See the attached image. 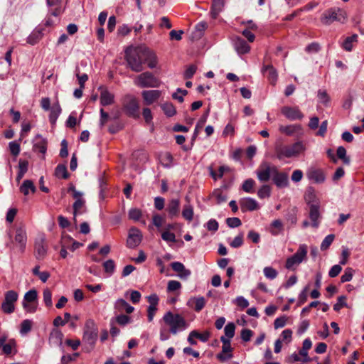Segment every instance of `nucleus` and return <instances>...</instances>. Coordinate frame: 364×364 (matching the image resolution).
<instances>
[{"mask_svg": "<svg viewBox=\"0 0 364 364\" xmlns=\"http://www.w3.org/2000/svg\"><path fill=\"white\" fill-rule=\"evenodd\" d=\"M125 60L132 71H142L144 64V47L127 48L125 50Z\"/></svg>", "mask_w": 364, "mask_h": 364, "instance_id": "nucleus-1", "label": "nucleus"}, {"mask_svg": "<svg viewBox=\"0 0 364 364\" xmlns=\"http://www.w3.org/2000/svg\"><path fill=\"white\" fill-rule=\"evenodd\" d=\"M163 320L169 326L170 333L173 335L188 327V323L181 315L173 314L171 311L166 312L163 316Z\"/></svg>", "mask_w": 364, "mask_h": 364, "instance_id": "nucleus-2", "label": "nucleus"}, {"mask_svg": "<svg viewBox=\"0 0 364 364\" xmlns=\"http://www.w3.org/2000/svg\"><path fill=\"white\" fill-rule=\"evenodd\" d=\"M305 146L301 141H297L291 145H280L275 148L276 156L278 159L295 157L304 151Z\"/></svg>", "mask_w": 364, "mask_h": 364, "instance_id": "nucleus-3", "label": "nucleus"}, {"mask_svg": "<svg viewBox=\"0 0 364 364\" xmlns=\"http://www.w3.org/2000/svg\"><path fill=\"white\" fill-rule=\"evenodd\" d=\"M347 18L346 12L341 8H330L323 12L321 22L325 26H329L335 21L344 23Z\"/></svg>", "mask_w": 364, "mask_h": 364, "instance_id": "nucleus-4", "label": "nucleus"}, {"mask_svg": "<svg viewBox=\"0 0 364 364\" xmlns=\"http://www.w3.org/2000/svg\"><path fill=\"white\" fill-rule=\"evenodd\" d=\"M307 252V245L305 244L300 245L296 253L287 259L285 267L287 269H296V267L306 259Z\"/></svg>", "mask_w": 364, "mask_h": 364, "instance_id": "nucleus-5", "label": "nucleus"}, {"mask_svg": "<svg viewBox=\"0 0 364 364\" xmlns=\"http://www.w3.org/2000/svg\"><path fill=\"white\" fill-rule=\"evenodd\" d=\"M98 338V328L92 320H88L85 323L82 342L93 348Z\"/></svg>", "mask_w": 364, "mask_h": 364, "instance_id": "nucleus-6", "label": "nucleus"}, {"mask_svg": "<svg viewBox=\"0 0 364 364\" xmlns=\"http://www.w3.org/2000/svg\"><path fill=\"white\" fill-rule=\"evenodd\" d=\"M122 107L128 116L134 118H138L139 117V102L134 96L131 95H125L122 99Z\"/></svg>", "mask_w": 364, "mask_h": 364, "instance_id": "nucleus-7", "label": "nucleus"}, {"mask_svg": "<svg viewBox=\"0 0 364 364\" xmlns=\"http://www.w3.org/2000/svg\"><path fill=\"white\" fill-rule=\"evenodd\" d=\"M134 84L140 87H159L161 82L151 73L144 72L136 77Z\"/></svg>", "mask_w": 364, "mask_h": 364, "instance_id": "nucleus-8", "label": "nucleus"}, {"mask_svg": "<svg viewBox=\"0 0 364 364\" xmlns=\"http://www.w3.org/2000/svg\"><path fill=\"white\" fill-rule=\"evenodd\" d=\"M0 350L6 356L16 355L18 352L17 343L14 338H9L7 334L0 336Z\"/></svg>", "mask_w": 364, "mask_h": 364, "instance_id": "nucleus-9", "label": "nucleus"}, {"mask_svg": "<svg viewBox=\"0 0 364 364\" xmlns=\"http://www.w3.org/2000/svg\"><path fill=\"white\" fill-rule=\"evenodd\" d=\"M18 294L14 290H9L5 293L4 299L1 304V309L4 313L10 314L15 311V303L17 301Z\"/></svg>", "mask_w": 364, "mask_h": 364, "instance_id": "nucleus-10", "label": "nucleus"}, {"mask_svg": "<svg viewBox=\"0 0 364 364\" xmlns=\"http://www.w3.org/2000/svg\"><path fill=\"white\" fill-rule=\"evenodd\" d=\"M37 297L38 294L34 289L29 290L25 294L22 306L27 312L33 313L36 311Z\"/></svg>", "mask_w": 364, "mask_h": 364, "instance_id": "nucleus-11", "label": "nucleus"}, {"mask_svg": "<svg viewBox=\"0 0 364 364\" xmlns=\"http://www.w3.org/2000/svg\"><path fill=\"white\" fill-rule=\"evenodd\" d=\"M277 166H271L267 162L262 163L256 171V174L258 180L260 182H267L270 178H272L274 174V169L276 168Z\"/></svg>", "mask_w": 364, "mask_h": 364, "instance_id": "nucleus-12", "label": "nucleus"}, {"mask_svg": "<svg viewBox=\"0 0 364 364\" xmlns=\"http://www.w3.org/2000/svg\"><path fill=\"white\" fill-rule=\"evenodd\" d=\"M282 114L288 119L301 120L304 118V114L298 107L284 106L281 109Z\"/></svg>", "mask_w": 364, "mask_h": 364, "instance_id": "nucleus-13", "label": "nucleus"}, {"mask_svg": "<svg viewBox=\"0 0 364 364\" xmlns=\"http://www.w3.org/2000/svg\"><path fill=\"white\" fill-rule=\"evenodd\" d=\"M142 234L141 231L136 228H131L127 240V246L129 248H135L140 244Z\"/></svg>", "mask_w": 364, "mask_h": 364, "instance_id": "nucleus-14", "label": "nucleus"}, {"mask_svg": "<svg viewBox=\"0 0 364 364\" xmlns=\"http://www.w3.org/2000/svg\"><path fill=\"white\" fill-rule=\"evenodd\" d=\"M272 179L276 186L279 188H285L289 186L288 173L279 171L277 167L274 169V174Z\"/></svg>", "mask_w": 364, "mask_h": 364, "instance_id": "nucleus-15", "label": "nucleus"}, {"mask_svg": "<svg viewBox=\"0 0 364 364\" xmlns=\"http://www.w3.org/2000/svg\"><path fill=\"white\" fill-rule=\"evenodd\" d=\"M46 236L40 233L35 241V255L38 259H43L46 257Z\"/></svg>", "mask_w": 364, "mask_h": 364, "instance_id": "nucleus-16", "label": "nucleus"}, {"mask_svg": "<svg viewBox=\"0 0 364 364\" xmlns=\"http://www.w3.org/2000/svg\"><path fill=\"white\" fill-rule=\"evenodd\" d=\"M14 239L16 246L23 252L27 243V234L24 227H19L16 230Z\"/></svg>", "mask_w": 364, "mask_h": 364, "instance_id": "nucleus-17", "label": "nucleus"}, {"mask_svg": "<svg viewBox=\"0 0 364 364\" xmlns=\"http://www.w3.org/2000/svg\"><path fill=\"white\" fill-rule=\"evenodd\" d=\"M306 176L309 180L316 183H322L326 180V176L323 171L321 168L311 167L306 172Z\"/></svg>", "mask_w": 364, "mask_h": 364, "instance_id": "nucleus-18", "label": "nucleus"}, {"mask_svg": "<svg viewBox=\"0 0 364 364\" xmlns=\"http://www.w3.org/2000/svg\"><path fill=\"white\" fill-rule=\"evenodd\" d=\"M239 203L242 212L254 211L259 208L257 200L252 198H242Z\"/></svg>", "mask_w": 364, "mask_h": 364, "instance_id": "nucleus-19", "label": "nucleus"}, {"mask_svg": "<svg viewBox=\"0 0 364 364\" xmlns=\"http://www.w3.org/2000/svg\"><path fill=\"white\" fill-rule=\"evenodd\" d=\"M100 104L102 106L112 105L114 102V95L109 92L107 87H100Z\"/></svg>", "mask_w": 364, "mask_h": 364, "instance_id": "nucleus-20", "label": "nucleus"}, {"mask_svg": "<svg viewBox=\"0 0 364 364\" xmlns=\"http://www.w3.org/2000/svg\"><path fill=\"white\" fill-rule=\"evenodd\" d=\"M141 95L145 104L150 105L159 98L161 91L157 90H144Z\"/></svg>", "mask_w": 364, "mask_h": 364, "instance_id": "nucleus-21", "label": "nucleus"}, {"mask_svg": "<svg viewBox=\"0 0 364 364\" xmlns=\"http://www.w3.org/2000/svg\"><path fill=\"white\" fill-rule=\"evenodd\" d=\"M309 218L312 222V226L317 228L319 225V204L318 203H313L310 205Z\"/></svg>", "mask_w": 364, "mask_h": 364, "instance_id": "nucleus-22", "label": "nucleus"}, {"mask_svg": "<svg viewBox=\"0 0 364 364\" xmlns=\"http://www.w3.org/2000/svg\"><path fill=\"white\" fill-rule=\"evenodd\" d=\"M144 63H147L148 67L151 69L156 68L158 63L155 53L146 47H144Z\"/></svg>", "mask_w": 364, "mask_h": 364, "instance_id": "nucleus-23", "label": "nucleus"}, {"mask_svg": "<svg viewBox=\"0 0 364 364\" xmlns=\"http://www.w3.org/2000/svg\"><path fill=\"white\" fill-rule=\"evenodd\" d=\"M75 201L73 205L74 220L76 221L75 217L77 214H82L86 212L85 208V200L82 198V196L74 198Z\"/></svg>", "mask_w": 364, "mask_h": 364, "instance_id": "nucleus-24", "label": "nucleus"}, {"mask_svg": "<svg viewBox=\"0 0 364 364\" xmlns=\"http://www.w3.org/2000/svg\"><path fill=\"white\" fill-rule=\"evenodd\" d=\"M262 71L267 76L269 82L275 85L278 77L276 69L272 65H268L263 66Z\"/></svg>", "mask_w": 364, "mask_h": 364, "instance_id": "nucleus-25", "label": "nucleus"}, {"mask_svg": "<svg viewBox=\"0 0 364 364\" xmlns=\"http://www.w3.org/2000/svg\"><path fill=\"white\" fill-rule=\"evenodd\" d=\"M43 26L36 27L28 37L27 42L31 45L38 43L43 36Z\"/></svg>", "mask_w": 364, "mask_h": 364, "instance_id": "nucleus-26", "label": "nucleus"}, {"mask_svg": "<svg viewBox=\"0 0 364 364\" xmlns=\"http://www.w3.org/2000/svg\"><path fill=\"white\" fill-rule=\"evenodd\" d=\"M170 218H174L178 215L180 210V200L179 199H171L166 208Z\"/></svg>", "mask_w": 364, "mask_h": 364, "instance_id": "nucleus-27", "label": "nucleus"}, {"mask_svg": "<svg viewBox=\"0 0 364 364\" xmlns=\"http://www.w3.org/2000/svg\"><path fill=\"white\" fill-rule=\"evenodd\" d=\"M234 47L239 54L247 53L250 50V46L242 38H237L234 42Z\"/></svg>", "mask_w": 364, "mask_h": 364, "instance_id": "nucleus-28", "label": "nucleus"}, {"mask_svg": "<svg viewBox=\"0 0 364 364\" xmlns=\"http://www.w3.org/2000/svg\"><path fill=\"white\" fill-rule=\"evenodd\" d=\"M114 309L119 312L125 311L127 314H131L134 311V308L130 306L124 299H119L114 303Z\"/></svg>", "mask_w": 364, "mask_h": 364, "instance_id": "nucleus-29", "label": "nucleus"}, {"mask_svg": "<svg viewBox=\"0 0 364 364\" xmlns=\"http://www.w3.org/2000/svg\"><path fill=\"white\" fill-rule=\"evenodd\" d=\"M279 130L288 136H291L295 133H298L302 131V127L300 124H291L287 126L281 125Z\"/></svg>", "mask_w": 364, "mask_h": 364, "instance_id": "nucleus-30", "label": "nucleus"}, {"mask_svg": "<svg viewBox=\"0 0 364 364\" xmlns=\"http://www.w3.org/2000/svg\"><path fill=\"white\" fill-rule=\"evenodd\" d=\"M47 5L51 9L50 14L54 16H58L63 12L61 0H47Z\"/></svg>", "mask_w": 364, "mask_h": 364, "instance_id": "nucleus-31", "label": "nucleus"}, {"mask_svg": "<svg viewBox=\"0 0 364 364\" xmlns=\"http://www.w3.org/2000/svg\"><path fill=\"white\" fill-rule=\"evenodd\" d=\"M225 5V0H213L211 6V16L215 19L219 14L223 11Z\"/></svg>", "mask_w": 364, "mask_h": 364, "instance_id": "nucleus-32", "label": "nucleus"}, {"mask_svg": "<svg viewBox=\"0 0 364 364\" xmlns=\"http://www.w3.org/2000/svg\"><path fill=\"white\" fill-rule=\"evenodd\" d=\"M358 36L357 34H353L350 36L346 37L341 44V47L346 51L350 52L353 50V43H357Z\"/></svg>", "mask_w": 364, "mask_h": 364, "instance_id": "nucleus-33", "label": "nucleus"}, {"mask_svg": "<svg viewBox=\"0 0 364 364\" xmlns=\"http://www.w3.org/2000/svg\"><path fill=\"white\" fill-rule=\"evenodd\" d=\"M18 173L16 176V181L18 183L24 176L28 169V162L26 160L20 159L18 165Z\"/></svg>", "mask_w": 364, "mask_h": 364, "instance_id": "nucleus-34", "label": "nucleus"}, {"mask_svg": "<svg viewBox=\"0 0 364 364\" xmlns=\"http://www.w3.org/2000/svg\"><path fill=\"white\" fill-rule=\"evenodd\" d=\"M206 304L205 299L203 296L194 297L188 301V305L192 306L194 304L193 309L196 311H201Z\"/></svg>", "mask_w": 364, "mask_h": 364, "instance_id": "nucleus-35", "label": "nucleus"}, {"mask_svg": "<svg viewBox=\"0 0 364 364\" xmlns=\"http://www.w3.org/2000/svg\"><path fill=\"white\" fill-rule=\"evenodd\" d=\"M19 189L22 193H23L25 196H27L30 192L34 193L36 190V188L32 181L27 179L23 182Z\"/></svg>", "mask_w": 364, "mask_h": 364, "instance_id": "nucleus-36", "label": "nucleus"}, {"mask_svg": "<svg viewBox=\"0 0 364 364\" xmlns=\"http://www.w3.org/2000/svg\"><path fill=\"white\" fill-rule=\"evenodd\" d=\"M193 207L188 202L187 204H185L183 205V208L182 210V216L184 218V219H186L188 222H191L193 218Z\"/></svg>", "mask_w": 364, "mask_h": 364, "instance_id": "nucleus-37", "label": "nucleus"}, {"mask_svg": "<svg viewBox=\"0 0 364 364\" xmlns=\"http://www.w3.org/2000/svg\"><path fill=\"white\" fill-rule=\"evenodd\" d=\"M283 230V223L281 220L277 219L272 222L269 232L272 235H277Z\"/></svg>", "mask_w": 364, "mask_h": 364, "instance_id": "nucleus-38", "label": "nucleus"}, {"mask_svg": "<svg viewBox=\"0 0 364 364\" xmlns=\"http://www.w3.org/2000/svg\"><path fill=\"white\" fill-rule=\"evenodd\" d=\"M55 176L58 178L67 179L69 177V173L66 166L58 164L55 170Z\"/></svg>", "mask_w": 364, "mask_h": 364, "instance_id": "nucleus-39", "label": "nucleus"}, {"mask_svg": "<svg viewBox=\"0 0 364 364\" xmlns=\"http://www.w3.org/2000/svg\"><path fill=\"white\" fill-rule=\"evenodd\" d=\"M161 108L165 114L168 117H173L176 113V109L172 103L166 102L161 105Z\"/></svg>", "mask_w": 364, "mask_h": 364, "instance_id": "nucleus-40", "label": "nucleus"}, {"mask_svg": "<svg viewBox=\"0 0 364 364\" xmlns=\"http://www.w3.org/2000/svg\"><path fill=\"white\" fill-rule=\"evenodd\" d=\"M270 195L271 188L269 185H262L257 191V196L261 199L269 198Z\"/></svg>", "mask_w": 364, "mask_h": 364, "instance_id": "nucleus-41", "label": "nucleus"}, {"mask_svg": "<svg viewBox=\"0 0 364 364\" xmlns=\"http://www.w3.org/2000/svg\"><path fill=\"white\" fill-rule=\"evenodd\" d=\"M32 327V321L29 319L23 320L21 323L20 334L21 336L26 335Z\"/></svg>", "mask_w": 364, "mask_h": 364, "instance_id": "nucleus-42", "label": "nucleus"}, {"mask_svg": "<svg viewBox=\"0 0 364 364\" xmlns=\"http://www.w3.org/2000/svg\"><path fill=\"white\" fill-rule=\"evenodd\" d=\"M255 181L252 178L245 180L242 185V189L246 193H253Z\"/></svg>", "mask_w": 364, "mask_h": 364, "instance_id": "nucleus-43", "label": "nucleus"}, {"mask_svg": "<svg viewBox=\"0 0 364 364\" xmlns=\"http://www.w3.org/2000/svg\"><path fill=\"white\" fill-rule=\"evenodd\" d=\"M103 268L106 273L112 275L115 271V263L113 259H108L103 263Z\"/></svg>", "mask_w": 364, "mask_h": 364, "instance_id": "nucleus-44", "label": "nucleus"}, {"mask_svg": "<svg viewBox=\"0 0 364 364\" xmlns=\"http://www.w3.org/2000/svg\"><path fill=\"white\" fill-rule=\"evenodd\" d=\"M318 98L320 103L328 106L330 102V97L326 90H319L318 91Z\"/></svg>", "mask_w": 364, "mask_h": 364, "instance_id": "nucleus-45", "label": "nucleus"}, {"mask_svg": "<svg viewBox=\"0 0 364 364\" xmlns=\"http://www.w3.org/2000/svg\"><path fill=\"white\" fill-rule=\"evenodd\" d=\"M336 154H337V156L340 159H341L345 164H350V159H349V157L346 156V150L343 146H338L337 149Z\"/></svg>", "mask_w": 364, "mask_h": 364, "instance_id": "nucleus-46", "label": "nucleus"}, {"mask_svg": "<svg viewBox=\"0 0 364 364\" xmlns=\"http://www.w3.org/2000/svg\"><path fill=\"white\" fill-rule=\"evenodd\" d=\"M212 197L216 200L218 204H220L227 200V196L220 189H216L213 192Z\"/></svg>", "mask_w": 364, "mask_h": 364, "instance_id": "nucleus-47", "label": "nucleus"}, {"mask_svg": "<svg viewBox=\"0 0 364 364\" xmlns=\"http://www.w3.org/2000/svg\"><path fill=\"white\" fill-rule=\"evenodd\" d=\"M9 148L11 154L14 156H17L21 151L20 144L16 141H10Z\"/></svg>", "mask_w": 364, "mask_h": 364, "instance_id": "nucleus-48", "label": "nucleus"}, {"mask_svg": "<svg viewBox=\"0 0 364 364\" xmlns=\"http://www.w3.org/2000/svg\"><path fill=\"white\" fill-rule=\"evenodd\" d=\"M335 238V235L333 234H330L327 235L321 242V250L322 251L326 250L331 246L332 242H333Z\"/></svg>", "mask_w": 364, "mask_h": 364, "instance_id": "nucleus-49", "label": "nucleus"}, {"mask_svg": "<svg viewBox=\"0 0 364 364\" xmlns=\"http://www.w3.org/2000/svg\"><path fill=\"white\" fill-rule=\"evenodd\" d=\"M235 325L230 322L228 323L224 328L225 335L227 337L226 338H228L230 340L234 336H235Z\"/></svg>", "mask_w": 364, "mask_h": 364, "instance_id": "nucleus-50", "label": "nucleus"}, {"mask_svg": "<svg viewBox=\"0 0 364 364\" xmlns=\"http://www.w3.org/2000/svg\"><path fill=\"white\" fill-rule=\"evenodd\" d=\"M66 240L72 241L73 238L68 235H63L62 240H61V244H62V248L60 251V255L63 258H65L68 255V252L66 251Z\"/></svg>", "mask_w": 364, "mask_h": 364, "instance_id": "nucleus-51", "label": "nucleus"}, {"mask_svg": "<svg viewBox=\"0 0 364 364\" xmlns=\"http://www.w3.org/2000/svg\"><path fill=\"white\" fill-rule=\"evenodd\" d=\"M263 272L264 276L269 279H274L278 275L277 271L272 267H264L263 269Z\"/></svg>", "mask_w": 364, "mask_h": 364, "instance_id": "nucleus-52", "label": "nucleus"}, {"mask_svg": "<svg viewBox=\"0 0 364 364\" xmlns=\"http://www.w3.org/2000/svg\"><path fill=\"white\" fill-rule=\"evenodd\" d=\"M128 215L129 219L133 220L134 221H138L141 217L142 213L140 209L132 208L129 210Z\"/></svg>", "mask_w": 364, "mask_h": 364, "instance_id": "nucleus-53", "label": "nucleus"}, {"mask_svg": "<svg viewBox=\"0 0 364 364\" xmlns=\"http://www.w3.org/2000/svg\"><path fill=\"white\" fill-rule=\"evenodd\" d=\"M353 273L354 270L351 267H347L341 277V282L342 283L350 282L353 278Z\"/></svg>", "mask_w": 364, "mask_h": 364, "instance_id": "nucleus-54", "label": "nucleus"}, {"mask_svg": "<svg viewBox=\"0 0 364 364\" xmlns=\"http://www.w3.org/2000/svg\"><path fill=\"white\" fill-rule=\"evenodd\" d=\"M60 112H61V109L59 105H57L56 107H53L52 108L51 112L49 115V119H50V123L54 124Z\"/></svg>", "mask_w": 364, "mask_h": 364, "instance_id": "nucleus-55", "label": "nucleus"}, {"mask_svg": "<svg viewBox=\"0 0 364 364\" xmlns=\"http://www.w3.org/2000/svg\"><path fill=\"white\" fill-rule=\"evenodd\" d=\"M188 94V91L186 90H182L181 88H178L176 92L172 95V97L174 100H177L179 102H183V96H186Z\"/></svg>", "mask_w": 364, "mask_h": 364, "instance_id": "nucleus-56", "label": "nucleus"}, {"mask_svg": "<svg viewBox=\"0 0 364 364\" xmlns=\"http://www.w3.org/2000/svg\"><path fill=\"white\" fill-rule=\"evenodd\" d=\"M321 50V46L318 43L313 42L309 44L306 48L305 51L308 53H316Z\"/></svg>", "mask_w": 364, "mask_h": 364, "instance_id": "nucleus-57", "label": "nucleus"}, {"mask_svg": "<svg viewBox=\"0 0 364 364\" xmlns=\"http://www.w3.org/2000/svg\"><path fill=\"white\" fill-rule=\"evenodd\" d=\"M181 288V284L176 280H171L168 282L167 291L172 292Z\"/></svg>", "mask_w": 364, "mask_h": 364, "instance_id": "nucleus-58", "label": "nucleus"}, {"mask_svg": "<svg viewBox=\"0 0 364 364\" xmlns=\"http://www.w3.org/2000/svg\"><path fill=\"white\" fill-rule=\"evenodd\" d=\"M309 288V286L305 287L304 288V289L299 294V297H298V305H302L306 301L307 297H308L307 294H308Z\"/></svg>", "mask_w": 364, "mask_h": 364, "instance_id": "nucleus-59", "label": "nucleus"}, {"mask_svg": "<svg viewBox=\"0 0 364 364\" xmlns=\"http://www.w3.org/2000/svg\"><path fill=\"white\" fill-rule=\"evenodd\" d=\"M220 341L223 343L222 353H228L232 351V347L230 345V340L226 338L225 336H221Z\"/></svg>", "mask_w": 364, "mask_h": 364, "instance_id": "nucleus-60", "label": "nucleus"}, {"mask_svg": "<svg viewBox=\"0 0 364 364\" xmlns=\"http://www.w3.org/2000/svg\"><path fill=\"white\" fill-rule=\"evenodd\" d=\"M197 70V67L195 65H189L183 73V77L185 79H190L193 77Z\"/></svg>", "mask_w": 364, "mask_h": 364, "instance_id": "nucleus-61", "label": "nucleus"}, {"mask_svg": "<svg viewBox=\"0 0 364 364\" xmlns=\"http://www.w3.org/2000/svg\"><path fill=\"white\" fill-rule=\"evenodd\" d=\"M161 238L166 242H175L176 241L175 234L168 230H165L161 233Z\"/></svg>", "mask_w": 364, "mask_h": 364, "instance_id": "nucleus-62", "label": "nucleus"}, {"mask_svg": "<svg viewBox=\"0 0 364 364\" xmlns=\"http://www.w3.org/2000/svg\"><path fill=\"white\" fill-rule=\"evenodd\" d=\"M226 223L231 228H237L242 224L238 218H228L226 219Z\"/></svg>", "mask_w": 364, "mask_h": 364, "instance_id": "nucleus-63", "label": "nucleus"}, {"mask_svg": "<svg viewBox=\"0 0 364 364\" xmlns=\"http://www.w3.org/2000/svg\"><path fill=\"white\" fill-rule=\"evenodd\" d=\"M146 298L149 304V306L157 307L159 301V298L156 294H151L149 296H146Z\"/></svg>", "mask_w": 364, "mask_h": 364, "instance_id": "nucleus-64", "label": "nucleus"}]
</instances>
